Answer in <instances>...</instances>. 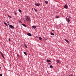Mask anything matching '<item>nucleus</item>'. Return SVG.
I'll use <instances>...</instances> for the list:
<instances>
[{
    "instance_id": "1",
    "label": "nucleus",
    "mask_w": 76,
    "mask_h": 76,
    "mask_svg": "<svg viewBox=\"0 0 76 76\" xmlns=\"http://www.w3.org/2000/svg\"><path fill=\"white\" fill-rule=\"evenodd\" d=\"M26 20L29 22L30 20V18L28 16H27L26 18Z\"/></svg>"
},
{
    "instance_id": "2",
    "label": "nucleus",
    "mask_w": 76,
    "mask_h": 76,
    "mask_svg": "<svg viewBox=\"0 0 76 76\" xmlns=\"http://www.w3.org/2000/svg\"><path fill=\"white\" fill-rule=\"evenodd\" d=\"M66 19L67 22L69 23V22H70V20H69V19L67 18H66Z\"/></svg>"
},
{
    "instance_id": "3",
    "label": "nucleus",
    "mask_w": 76,
    "mask_h": 76,
    "mask_svg": "<svg viewBox=\"0 0 76 76\" xmlns=\"http://www.w3.org/2000/svg\"><path fill=\"white\" fill-rule=\"evenodd\" d=\"M64 9H68V6H67V5L66 4L64 6Z\"/></svg>"
},
{
    "instance_id": "4",
    "label": "nucleus",
    "mask_w": 76,
    "mask_h": 76,
    "mask_svg": "<svg viewBox=\"0 0 76 76\" xmlns=\"http://www.w3.org/2000/svg\"><path fill=\"white\" fill-rule=\"evenodd\" d=\"M9 27L11 28L12 29H14V28L13 27V26L12 25H9Z\"/></svg>"
},
{
    "instance_id": "5",
    "label": "nucleus",
    "mask_w": 76,
    "mask_h": 76,
    "mask_svg": "<svg viewBox=\"0 0 76 76\" xmlns=\"http://www.w3.org/2000/svg\"><path fill=\"white\" fill-rule=\"evenodd\" d=\"M64 40L65 41H66V42H67L68 44H69V41H68V40H67L65 39H64Z\"/></svg>"
},
{
    "instance_id": "6",
    "label": "nucleus",
    "mask_w": 76,
    "mask_h": 76,
    "mask_svg": "<svg viewBox=\"0 0 76 76\" xmlns=\"http://www.w3.org/2000/svg\"><path fill=\"white\" fill-rule=\"evenodd\" d=\"M35 5H36V6H39V5H40V4H39V3L35 4Z\"/></svg>"
},
{
    "instance_id": "7",
    "label": "nucleus",
    "mask_w": 76,
    "mask_h": 76,
    "mask_svg": "<svg viewBox=\"0 0 76 76\" xmlns=\"http://www.w3.org/2000/svg\"><path fill=\"white\" fill-rule=\"evenodd\" d=\"M32 28H33V29H35L36 28H37V26H32Z\"/></svg>"
},
{
    "instance_id": "8",
    "label": "nucleus",
    "mask_w": 76,
    "mask_h": 76,
    "mask_svg": "<svg viewBox=\"0 0 76 76\" xmlns=\"http://www.w3.org/2000/svg\"><path fill=\"white\" fill-rule=\"evenodd\" d=\"M46 61L47 62L49 63H50V62H51V61H50V60L47 59Z\"/></svg>"
},
{
    "instance_id": "9",
    "label": "nucleus",
    "mask_w": 76,
    "mask_h": 76,
    "mask_svg": "<svg viewBox=\"0 0 76 76\" xmlns=\"http://www.w3.org/2000/svg\"><path fill=\"white\" fill-rule=\"evenodd\" d=\"M27 35L28 36H31V34L30 33H27Z\"/></svg>"
},
{
    "instance_id": "10",
    "label": "nucleus",
    "mask_w": 76,
    "mask_h": 76,
    "mask_svg": "<svg viewBox=\"0 0 76 76\" xmlns=\"http://www.w3.org/2000/svg\"><path fill=\"white\" fill-rule=\"evenodd\" d=\"M39 40H40V41H42V39L41 37H39Z\"/></svg>"
},
{
    "instance_id": "11",
    "label": "nucleus",
    "mask_w": 76,
    "mask_h": 76,
    "mask_svg": "<svg viewBox=\"0 0 76 76\" xmlns=\"http://www.w3.org/2000/svg\"><path fill=\"white\" fill-rule=\"evenodd\" d=\"M57 63L59 64V63H60V62L59 60H58L57 61Z\"/></svg>"
},
{
    "instance_id": "12",
    "label": "nucleus",
    "mask_w": 76,
    "mask_h": 76,
    "mask_svg": "<svg viewBox=\"0 0 76 76\" xmlns=\"http://www.w3.org/2000/svg\"><path fill=\"white\" fill-rule=\"evenodd\" d=\"M24 54L26 56H27V54H26V53L25 52H24Z\"/></svg>"
},
{
    "instance_id": "13",
    "label": "nucleus",
    "mask_w": 76,
    "mask_h": 76,
    "mask_svg": "<svg viewBox=\"0 0 76 76\" xmlns=\"http://www.w3.org/2000/svg\"><path fill=\"white\" fill-rule=\"evenodd\" d=\"M22 25L24 26H25V27H26V25H25V24H22Z\"/></svg>"
},
{
    "instance_id": "14",
    "label": "nucleus",
    "mask_w": 76,
    "mask_h": 76,
    "mask_svg": "<svg viewBox=\"0 0 76 76\" xmlns=\"http://www.w3.org/2000/svg\"><path fill=\"white\" fill-rule=\"evenodd\" d=\"M51 35H54V33H53V32H51Z\"/></svg>"
},
{
    "instance_id": "15",
    "label": "nucleus",
    "mask_w": 76,
    "mask_h": 76,
    "mask_svg": "<svg viewBox=\"0 0 76 76\" xmlns=\"http://www.w3.org/2000/svg\"><path fill=\"white\" fill-rule=\"evenodd\" d=\"M45 2L46 4H48V1H46Z\"/></svg>"
},
{
    "instance_id": "16",
    "label": "nucleus",
    "mask_w": 76,
    "mask_h": 76,
    "mask_svg": "<svg viewBox=\"0 0 76 76\" xmlns=\"http://www.w3.org/2000/svg\"><path fill=\"white\" fill-rule=\"evenodd\" d=\"M0 53L1 55V56H3V53H2L1 52V51H0Z\"/></svg>"
},
{
    "instance_id": "17",
    "label": "nucleus",
    "mask_w": 76,
    "mask_h": 76,
    "mask_svg": "<svg viewBox=\"0 0 76 76\" xmlns=\"http://www.w3.org/2000/svg\"><path fill=\"white\" fill-rule=\"evenodd\" d=\"M18 11L19 12H22V11L20 10V9H19L18 10Z\"/></svg>"
},
{
    "instance_id": "18",
    "label": "nucleus",
    "mask_w": 76,
    "mask_h": 76,
    "mask_svg": "<svg viewBox=\"0 0 76 76\" xmlns=\"http://www.w3.org/2000/svg\"><path fill=\"white\" fill-rule=\"evenodd\" d=\"M50 68H53V66L52 65L50 66Z\"/></svg>"
},
{
    "instance_id": "19",
    "label": "nucleus",
    "mask_w": 76,
    "mask_h": 76,
    "mask_svg": "<svg viewBox=\"0 0 76 76\" xmlns=\"http://www.w3.org/2000/svg\"><path fill=\"white\" fill-rule=\"evenodd\" d=\"M24 47H26V48H28V47L26 45H25Z\"/></svg>"
},
{
    "instance_id": "20",
    "label": "nucleus",
    "mask_w": 76,
    "mask_h": 76,
    "mask_svg": "<svg viewBox=\"0 0 76 76\" xmlns=\"http://www.w3.org/2000/svg\"><path fill=\"white\" fill-rule=\"evenodd\" d=\"M5 25L7 26H8V25H7V23H5Z\"/></svg>"
},
{
    "instance_id": "21",
    "label": "nucleus",
    "mask_w": 76,
    "mask_h": 76,
    "mask_svg": "<svg viewBox=\"0 0 76 76\" xmlns=\"http://www.w3.org/2000/svg\"><path fill=\"white\" fill-rule=\"evenodd\" d=\"M19 22L20 23H22V22L20 20H19Z\"/></svg>"
},
{
    "instance_id": "22",
    "label": "nucleus",
    "mask_w": 76,
    "mask_h": 76,
    "mask_svg": "<svg viewBox=\"0 0 76 76\" xmlns=\"http://www.w3.org/2000/svg\"><path fill=\"white\" fill-rule=\"evenodd\" d=\"M34 10H35V12H38V10H37L35 9H34Z\"/></svg>"
},
{
    "instance_id": "23",
    "label": "nucleus",
    "mask_w": 76,
    "mask_h": 76,
    "mask_svg": "<svg viewBox=\"0 0 76 76\" xmlns=\"http://www.w3.org/2000/svg\"><path fill=\"white\" fill-rule=\"evenodd\" d=\"M44 38V39H45V40H47V39H48V38Z\"/></svg>"
},
{
    "instance_id": "24",
    "label": "nucleus",
    "mask_w": 76,
    "mask_h": 76,
    "mask_svg": "<svg viewBox=\"0 0 76 76\" xmlns=\"http://www.w3.org/2000/svg\"><path fill=\"white\" fill-rule=\"evenodd\" d=\"M17 57H19V55L18 54H17Z\"/></svg>"
},
{
    "instance_id": "25",
    "label": "nucleus",
    "mask_w": 76,
    "mask_h": 76,
    "mask_svg": "<svg viewBox=\"0 0 76 76\" xmlns=\"http://www.w3.org/2000/svg\"><path fill=\"white\" fill-rule=\"evenodd\" d=\"M8 17L9 18H12V17H11V16H9V15H8Z\"/></svg>"
},
{
    "instance_id": "26",
    "label": "nucleus",
    "mask_w": 76,
    "mask_h": 76,
    "mask_svg": "<svg viewBox=\"0 0 76 76\" xmlns=\"http://www.w3.org/2000/svg\"><path fill=\"white\" fill-rule=\"evenodd\" d=\"M69 18H71V16H70V15H69Z\"/></svg>"
},
{
    "instance_id": "27",
    "label": "nucleus",
    "mask_w": 76,
    "mask_h": 76,
    "mask_svg": "<svg viewBox=\"0 0 76 76\" xmlns=\"http://www.w3.org/2000/svg\"><path fill=\"white\" fill-rule=\"evenodd\" d=\"M2 57L4 58V56L3 55L2 56Z\"/></svg>"
},
{
    "instance_id": "28",
    "label": "nucleus",
    "mask_w": 76,
    "mask_h": 76,
    "mask_svg": "<svg viewBox=\"0 0 76 76\" xmlns=\"http://www.w3.org/2000/svg\"><path fill=\"white\" fill-rule=\"evenodd\" d=\"M14 13H15V15H17V14L16 13V12H14Z\"/></svg>"
},
{
    "instance_id": "29",
    "label": "nucleus",
    "mask_w": 76,
    "mask_h": 76,
    "mask_svg": "<svg viewBox=\"0 0 76 76\" xmlns=\"http://www.w3.org/2000/svg\"><path fill=\"white\" fill-rule=\"evenodd\" d=\"M9 41H10V38H9Z\"/></svg>"
},
{
    "instance_id": "30",
    "label": "nucleus",
    "mask_w": 76,
    "mask_h": 76,
    "mask_svg": "<svg viewBox=\"0 0 76 76\" xmlns=\"http://www.w3.org/2000/svg\"><path fill=\"white\" fill-rule=\"evenodd\" d=\"M59 17L58 16H57L56 17V18H58Z\"/></svg>"
},
{
    "instance_id": "31",
    "label": "nucleus",
    "mask_w": 76,
    "mask_h": 76,
    "mask_svg": "<svg viewBox=\"0 0 76 76\" xmlns=\"http://www.w3.org/2000/svg\"><path fill=\"white\" fill-rule=\"evenodd\" d=\"M4 24H5V23H6V22H5L4 21Z\"/></svg>"
},
{
    "instance_id": "32",
    "label": "nucleus",
    "mask_w": 76,
    "mask_h": 76,
    "mask_svg": "<svg viewBox=\"0 0 76 76\" xmlns=\"http://www.w3.org/2000/svg\"><path fill=\"white\" fill-rule=\"evenodd\" d=\"M24 22H26V21H25V20H24Z\"/></svg>"
},
{
    "instance_id": "33",
    "label": "nucleus",
    "mask_w": 76,
    "mask_h": 76,
    "mask_svg": "<svg viewBox=\"0 0 76 76\" xmlns=\"http://www.w3.org/2000/svg\"><path fill=\"white\" fill-rule=\"evenodd\" d=\"M48 64H49V65H50V64H51V63H49Z\"/></svg>"
},
{
    "instance_id": "34",
    "label": "nucleus",
    "mask_w": 76,
    "mask_h": 76,
    "mask_svg": "<svg viewBox=\"0 0 76 76\" xmlns=\"http://www.w3.org/2000/svg\"><path fill=\"white\" fill-rule=\"evenodd\" d=\"M0 76H2V74H1L0 75Z\"/></svg>"
},
{
    "instance_id": "35",
    "label": "nucleus",
    "mask_w": 76,
    "mask_h": 76,
    "mask_svg": "<svg viewBox=\"0 0 76 76\" xmlns=\"http://www.w3.org/2000/svg\"><path fill=\"white\" fill-rule=\"evenodd\" d=\"M52 31H54V30H52Z\"/></svg>"
},
{
    "instance_id": "36",
    "label": "nucleus",
    "mask_w": 76,
    "mask_h": 76,
    "mask_svg": "<svg viewBox=\"0 0 76 76\" xmlns=\"http://www.w3.org/2000/svg\"><path fill=\"white\" fill-rule=\"evenodd\" d=\"M7 23H9V22H7Z\"/></svg>"
},
{
    "instance_id": "37",
    "label": "nucleus",
    "mask_w": 76,
    "mask_h": 76,
    "mask_svg": "<svg viewBox=\"0 0 76 76\" xmlns=\"http://www.w3.org/2000/svg\"><path fill=\"white\" fill-rule=\"evenodd\" d=\"M8 25H10V24L9 23Z\"/></svg>"
},
{
    "instance_id": "38",
    "label": "nucleus",
    "mask_w": 76,
    "mask_h": 76,
    "mask_svg": "<svg viewBox=\"0 0 76 76\" xmlns=\"http://www.w3.org/2000/svg\"><path fill=\"white\" fill-rule=\"evenodd\" d=\"M32 10H33V9H32Z\"/></svg>"
}]
</instances>
